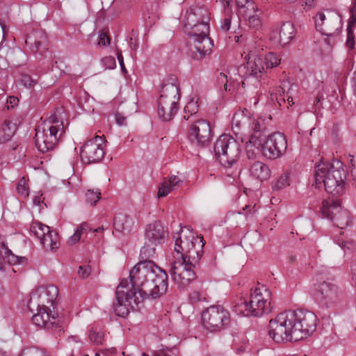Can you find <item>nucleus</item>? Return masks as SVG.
<instances>
[{
	"instance_id": "1",
	"label": "nucleus",
	"mask_w": 356,
	"mask_h": 356,
	"mask_svg": "<svg viewBox=\"0 0 356 356\" xmlns=\"http://www.w3.org/2000/svg\"><path fill=\"white\" fill-rule=\"evenodd\" d=\"M128 289L135 302L157 298L168 289V275L150 259L140 260L129 272Z\"/></svg>"
},
{
	"instance_id": "2",
	"label": "nucleus",
	"mask_w": 356,
	"mask_h": 356,
	"mask_svg": "<svg viewBox=\"0 0 356 356\" xmlns=\"http://www.w3.org/2000/svg\"><path fill=\"white\" fill-rule=\"evenodd\" d=\"M346 176L347 171L343 163L338 161L333 163L322 162L316 166V186L323 184L325 191L333 195L343 193Z\"/></svg>"
},
{
	"instance_id": "3",
	"label": "nucleus",
	"mask_w": 356,
	"mask_h": 356,
	"mask_svg": "<svg viewBox=\"0 0 356 356\" xmlns=\"http://www.w3.org/2000/svg\"><path fill=\"white\" fill-rule=\"evenodd\" d=\"M271 291L264 284H258L251 289L248 301L241 299L234 306V311L245 316L260 317L271 312Z\"/></svg>"
},
{
	"instance_id": "4",
	"label": "nucleus",
	"mask_w": 356,
	"mask_h": 356,
	"mask_svg": "<svg viewBox=\"0 0 356 356\" xmlns=\"http://www.w3.org/2000/svg\"><path fill=\"white\" fill-rule=\"evenodd\" d=\"M175 252L180 254L179 260L199 262L203 253L204 245L202 236H195L189 227L174 236Z\"/></svg>"
},
{
	"instance_id": "5",
	"label": "nucleus",
	"mask_w": 356,
	"mask_h": 356,
	"mask_svg": "<svg viewBox=\"0 0 356 356\" xmlns=\"http://www.w3.org/2000/svg\"><path fill=\"white\" fill-rule=\"evenodd\" d=\"M63 122L55 115L44 121L35 133V146L42 153L52 150L63 134Z\"/></svg>"
},
{
	"instance_id": "6",
	"label": "nucleus",
	"mask_w": 356,
	"mask_h": 356,
	"mask_svg": "<svg viewBox=\"0 0 356 356\" xmlns=\"http://www.w3.org/2000/svg\"><path fill=\"white\" fill-rule=\"evenodd\" d=\"M293 324L291 310L281 312L269 321L268 326V335L275 342L278 343L298 341L296 336L299 332Z\"/></svg>"
},
{
	"instance_id": "7",
	"label": "nucleus",
	"mask_w": 356,
	"mask_h": 356,
	"mask_svg": "<svg viewBox=\"0 0 356 356\" xmlns=\"http://www.w3.org/2000/svg\"><path fill=\"white\" fill-rule=\"evenodd\" d=\"M174 82L163 83L157 100V113L159 118L163 121H170L178 111L179 100V88Z\"/></svg>"
},
{
	"instance_id": "8",
	"label": "nucleus",
	"mask_w": 356,
	"mask_h": 356,
	"mask_svg": "<svg viewBox=\"0 0 356 356\" xmlns=\"http://www.w3.org/2000/svg\"><path fill=\"white\" fill-rule=\"evenodd\" d=\"M213 149L216 157L225 168L235 164L241 153L240 143L229 134L221 135L214 143Z\"/></svg>"
},
{
	"instance_id": "9",
	"label": "nucleus",
	"mask_w": 356,
	"mask_h": 356,
	"mask_svg": "<svg viewBox=\"0 0 356 356\" xmlns=\"http://www.w3.org/2000/svg\"><path fill=\"white\" fill-rule=\"evenodd\" d=\"M168 236V230L160 221L148 225L145 232V243L140 250V258L151 259L156 253V247L163 244Z\"/></svg>"
},
{
	"instance_id": "10",
	"label": "nucleus",
	"mask_w": 356,
	"mask_h": 356,
	"mask_svg": "<svg viewBox=\"0 0 356 356\" xmlns=\"http://www.w3.org/2000/svg\"><path fill=\"white\" fill-rule=\"evenodd\" d=\"M188 36L190 49L195 55L197 58H202L209 54L213 44L209 38V22H202L199 25H195L192 29V33L185 32Z\"/></svg>"
},
{
	"instance_id": "11",
	"label": "nucleus",
	"mask_w": 356,
	"mask_h": 356,
	"mask_svg": "<svg viewBox=\"0 0 356 356\" xmlns=\"http://www.w3.org/2000/svg\"><path fill=\"white\" fill-rule=\"evenodd\" d=\"M231 321L229 312L222 306L211 305L202 313V322L204 328L216 332L226 329Z\"/></svg>"
},
{
	"instance_id": "12",
	"label": "nucleus",
	"mask_w": 356,
	"mask_h": 356,
	"mask_svg": "<svg viewBox=\"0 0 356 356\" xmlns=\"http://www.w3.org/2000/svg\"><path fill=\"white\" fill-rule=\"evenodd\" d=\"M293 325L299 332L296 337L298 341L307 337L315 332L317 324V317L314 313L304 310H291Z\"/></svg>"
},
{
	"instance_id": "13",
	"label": "nucleus",
	"mask_w": 356,
	"mask_h": 356,
	"mask_svg": "<svg viewBox=\"0 0 356 356\" xmlns=\"http://www.w3.org/2000/svg\"><path fill=\"white\" fill-rule=\"evenodd\" d=\"M199 262L179 260L177 257L170 269L172 279L180 289H184L196 277L194 272L195 266Z\"/></svg>"
},
{
	"instance_id": "14",
	"label": "nucleus",
	"mask_w": 356,
	"mask_h": 356,
	"mask_svg": "<svg viewBox=\"0 0 356 356\" xmlns=\"http://www.w3.org/2000/svg\"><path fill=\"white\" fill-rule=\"evenodd\" d=\"M128 280H122L116 289V301L113 304L115 314L118 316L125 317L129 313V309H134L141 302H135L134 297L128 289Z\"/></svg>"
},
{
	"instance_id": "15",
	"label": "nucleus",
	"mask_w": 356,
	"mask_h": 356,
	"mask_svg": "<svg viewBox=\"0 0 356 356\" xmlns=\"http://www.w3.org/2000/svg\"><path fill=\"white\" fill-rule=\"evenodd\" d=\"M314 19L317 31L328 37L335 36L342 28L341 15L334 12H318Z\"/></svg>"
},
{
	"instance_id": "16",
	"label": "nucleus",
	"mask_w": 356,
	"mask_h": 356,
	"mask_svg": "<svg viewBox=\"0 0 356 356\" xmlns=\"http://www.w3.org/2000/svg\"><path fill=\"white\" fill-rule=\"evenodd\" d=\"M341 290L333 282H320L316 289L315 298L318 304L325 309L333 308L339 300Z\"/></svg>"
},
{
	"instance_id": "17",
	"label": "nucleus",
	"mask_w": 356,
	"mask_h": 356,
	"mask_svg": "<svg viewBox=\"0 0 356 356\" xmlns=\"http://www.w3.org/2000/svg\"><path fill=\"white\" fill-rule=\"evenodd\" d=\"M105 141L104 136H99L88 140L81 149L80 156L82 162L90 164L102 161L105 154Z\"/></svg>"
},
{
	"instance_id": "18",
	"label": "nucleus",
	"mask_w": 356,
	"mask_h": 356,
	"mask_svg": "<svg viewBox=\"0 0 356 356\" xmlns=\"http://www.w3.org/2000/svg\"><path fill=\"white\" fill-rule=\"evenodd\" d=\"M287 149V140L280 132H274L269 135L262 145L263 155L270 160L282 156Z\"/></svg>"
},
{
	"instance_id": "19",
	"label": "nucleus",
	"mask_w": 356,
	"mask_h": 356,
	"mask_svg": "<svg viewBox=\"0 0 356 356\" xmlns=\"http://www.w3.org/2000/svg\"><path fill=\"white\" fill-rule=\"evenodd\" d=\"M33 323L40 328L51 330L55 334L60 335L63 331L57 320V314L49 307H38V312L32 316Z\"/></svg>"
},
{
	"instance_id": "20",
	"label": "nucleus",
	"mask_w": 356,
	"mask_h": 356,
	"mask_svg": "<svg viewBox=\"0 0 356 356\" xmlns=\"http://www.w3.org/2000/svg\"><path fill=\"white\" fill-rule=\"evenodd\" d=\"M211 129L209 123L204 120H199L191 126L188 138L194 145L204 147L211 140Z\"/></svg>"
},
{
	"instance_id": "21",
	"label": "nucleus",
	"mask_w": 356,
	"mask_h": 356,
	"mask_svg": "<svg viewBox=\"0 0 356 356\" xmlns=\"http://www.w3.org/2000/svg\"><path fill=\"white\" fill-rule=\"evenodd\" d=\"M58 295V289L54 285L40 286L31 295L30 302L37 305L38 307H48L52 305Z\"/></svg>"
},
{
	"instance_id": "22",
	"label": "nucleus",
	"mask_w": 356,
	"mask_h": 356,
	"mask_svg": "<svg viewBox=\"0 0 356 356\" xmlns=\"http://www.w3.org/2000/svg\"><path fill=\"white\" fill-rule=\"evenodd\" d=\"M209 10L204 7L193 6L189 8L183 19L184 32L192 33V29L195 25H199L202 22H209Z\"/></svg>"
},
{
	"instance_id": "23",
	"label": "nucleus",
	"mask_w": 356,
	"mask_h": 356,
	"mask_svg": "<svg viewBox=\"0 0 356 356\" xmlns=\"http://www.w3.org/2000/svg\"><path fill=\"white\" fill-rule=\"evenodd\" d=\"M272 118L268 116H249L247 134L250 135V143H255L270 126Z\"/></svg>"
},
{
	"instance_id": "24",
	"label": "nucleus",
	"mask_w": 356,
	"mask_h": 356,
	"mask_svg": "<svg viewBox=\"0 0 356 356\" xmlns=\"http://www.w3.org/2000/svg\"><path fill=\"white\" fill-rule=\"evenodd\" d=\"M296 29L291 22H283L280 26L272 31L270 40L275 44L284 46L295 38Z\"/></svg>"
},
{
	"instance_id": "25",
	"label": "nucleus",
	"mask_w": 356,
	"mask_h": 356,
	"mask_svg": "<svg viewBox=\"0 0 356 356\" xmlns=\"http://www.w3.org/2000/svg\"><path fill=\"white\" fill-rule=\"evenodd\" d=\"M257 47H254V50L250 51L245 59L247 60L246 63L244 66V69L246 70L245 75L254 76L258 79L261 76V74L265 72V67L264 65V60L257 52Z\"/></svg>"
},
{
	"instance_id": "26",
	"label": "nucleus",
	"mask_w": 356,
	"mask_h": 356,
	"mask_svg": "<svg viewBox=\"0 0 356 356\" xmlns=\"http://www.w3.org/2000/svg\"><path fill=\"white\" fill-rule=\"evenodd\" d=\"M248 118L249 116L245 115L243 111L236 112L234 114L232 119V127L236 135L247 134Z\"/></svg>"
},
{
	"instance_id": "27",
	"label": "nucleus",
	"mask_w": 356,
	"mask_h": 356,
	"mask_svg": "<svg viewBox=\"0 0 356 356\" xmlns=\"http://www.w3.org/2000/svg\"><path fill=\"white\" fill-rule=\"evenodd\" d=\"M45 42V37L42 33H33L26 40V44L30 47L31 51L40 54L46 50Z\"/></svg>"
},
{
	"instance_id": "28",
	"label": "nucleus",
	"mask_w": 356,
	"mask_h": 356,
	"mask_svg": "<svg viewBox=\"0 0 356 356\" xmlns=\"http://www.w3.org/2000/svg\"><path fill=\"white\" fill-rule=\"evenodd\" d=\"M249 172L251 177L261 181L269 178L270 175L268 166L261 161H254L250 165Z\"/></svg>"
},
{
	"instance_id": "29",
	"label": "nucleus",
	"mask_w": 356,
	"mask_h": 356,
	"mask_svg": "<svg viewBox=\"0 0 356 356\" xmlns=\"http://www.w3.org/2000/svg\"><path fill=\"white\" fill-rule=\"evenodd\" d=\"M134 222L130 217L119 213L114 217L113 227L118 232L129 233L133 228Z\"/></svg>"
},
{
	"instance_id": "30",
	"label": "nucleus",
	"mask_w": 356,
	"mask_h": 356,
	"mask_svg": "<svg viewBox=\"0 0 356 356\" xmlns=\"http://www.w3.org/2000/svg\"><path fill=\"white\" fill-rule=\"evenodd\" d=\"M340 202L333 198L324 200L322 202V205L320 211L323 218L332 220L334 214L340 209Z\"/></svg>"
},
{
	"instance_id": "31",
	"label": "nucleus",
	"mask_w": 356,
	"mask_h": 356,
	"mask_svg": "<svg viewBox=\"0 0 356 356\" xmlns=\"http://www.w3.org/2000/svg\"><path fill=\"white\" fill-rule=\"evenodd\" d=\"M40 241L46 250H53L58 248V235L56 232L50 229L40 239Z\"/></svg>"
},
{
	"instance_id": "32",
	"label": "nucleus",
	"mask_w": 356,
	"mask_h": 356,
	"mask_svg": "<svg viewBox=\"0 0 356 356\" xmlns=\"http://www.w3.org/2000/svg\"><path fill=\"white\" fill-rule=\"evenodd\" d=\"M332 220L334 222L336 226L340 229L345 228L351 222L348 211L342 209L341 207H340V209L334 214Z\"/></svg>"
},
{
	"instance_id": "33",
	"label": "nucleus",
	"mask_w": 356,
	"mask_h": 356,
	"mask_svg": "<svg viewBox=\"0 0 356 356\" xmlns=\"http://www.w3.org/2000/svg\"><path fill=\"white\" fill-rule=\"evenodd\" d=\"M16 131L15 124L10 121H5L0 127V143L10 140Z\"/></svg>"
},
{
	"instance_id": "34",
	"label": "nucleus",
	"mask_w": 356,
	"mask_h": 356,
	"mask_svg": "<svg viewBox=\"0 0 356 356\" xmlns=\"http://www.w3.org/2000/svg\"><path fill=\"white\" fill-rule=\"evenodd\" d=\"M217 82L219 85H224L225 90L229 92H233L239 89V82L231 79L229 80L227 76L223 72H220L217 75Z\"/></svg>"
},
{
	"instance_id": "35",
	"label": "nucleus",
	"mask_w": 356,
	"mask_h": 356,
	"mask_svg": "<svg viewBox=\"0 0 356 356\" xmlns=\"http://www.w3.org/2000/svg\"><path fill=\"white\" fill-rule=\"evenodd\" d=\"M2 249L4 251V255H2L3 259L10 265H16L17 264H24L26 262V258L24 257H18L12 253V252L6 246L5 243H2Z\"/></svg>"
},
{
	"instance_id": "36",
	"label": "nucleus",
	"mask_w": 356,
	"mask_h": 356,
	"mask_svg": "<svg viewBox=\"0 0 356 356\" xmlns=\"http://www.w3.org/2000/svg\"><path fill=\"white\" fill-rule=\"evenodd\" d=\"M88 337L91 342L97 346L103 345L106 340L104 332L97 327H92Z\"/></svg>"
},
{
	"instance_id": "37",
	"label": "nucleus",
	"mask_w": 356,
	"mask_h": 356,
	"mask_svg": "<svg viewBox=\"0 0 356 356\" xmlns=\"http://www.w3.org/2000/svg\"><path fill=\"white\" fill-rule=\"evenodd\" d=\"M290 185V177L288 172L281 175L279 178L272 183V189L273 191H279Z\"/></svg>"
},
{
	"instance_id": "38",
	"label": "nucleus",
	"mask_w": 356,
	"mask_h": 356,
	"mask_svg": "<svg viewBox=\"0 0 356 356\" xmlns=\"http://www.w3.org/2000/svg\"><path fill=\"white\" fill-rule=\"evenodd\" d=\"M233 17L232 10L224 11L223 17L220 22L219 29L221 31L227 33L232 29V21Z\"/></svg>"
},
{
	"instance_id": "39",
	"label": "nucleus",
	"mask_w": 356,
	"mask_h": 356,
	"mask_svg": "<svg viewBox=\"0 0 356 356\" xmlns=\"http://www.w3.org/2000/svg\"><path fill=\"white\" fill-rule=\"evenodd\" d=\"M30 229L35 236L40 239L51 229L49 226L40 222H34L31 225Z\"/></svg>"
},
{
	"instance_id": "40",
	"label": "nucleus",
	"mask_w": 356,
	"mask_h": 356,
	"mask_svg": "<svg viewBox=\"0 0 356 356\" xmlns=\"http://www.w3.org/2000/svg\"><path fill=\"white\" fill-rule=\"evenodd\" d=\"M263 60L265 70L277 66L281 61L280 57L273 52L266 54Z\"/></svg>"
},
{
	"instance_id": "41",
	"label": "nucleus",
	"mask_w": 356,
	"mask_h": 356,
	"mask_svg": "<svg viewBox=\"0 0 356 356\" xmlns=\"http://www.w3.org/2000/svg\"><path fill=\"white\" fill-rule=\"evenodd\" d=\"M89 230V226L86 222L81 223L75 230L74 234L70 236L67 243L70 245H74L79 241L81 234Z\"/></svg>"
},
{
	"instance_id": "42",
	"label": "nucleus",
	"mask_w": 356,
	"mask_h": 356,
	"mask_svg": "<svg viewBox=\"0 0 356 356\" xmlns=\"http://www.w3.org/2000/svg\"><path fill=\"white\" fill-rule=\"evenodd\" d=\"M237 6L245 13V11L251 13L257 12L258 9L255 3L252 0H236Z\"/></svg>"
},
{
	"instance_id": "43",
	"label": "nucleus",
	"mask_w": 356,
	"mask_h": 356,
	"mask_svg": "<svg viewBox=\"0 0 356 356\" xmlns=\"http://www.w3.org/2000/svg\"><path fill=\"white\" fill-rule=\"evenodd\" d=\"M257 12L251 13L250 10L248 12L245 11L244 15L248 18V25L255 29H259L261 26V20Z\"/></svg>"
},
{
	"instance_id": "44",
	"label": "nucleus",
	"mask_w": 356,
	"mask_h": 356,
	"mask_svg": "<svg viewBox=\"0 0 356 356\" xmlns=\"http://www.w3.org/2000/svg\"><path fill=\"white\" fill-rule=\"evenodd\" d=\"M101 195L99 189H89L85 194L86 202L91 206H94L99 201Z\"/></svg>"
},
{
	"instance_id": "45",
	"label": "nucleus",
	"mask_w": 356,
	"mask_h": 356,
	"mask_svg": "<svg viewBox=\"0 0 356 356\" xmlns=\"http://www.w3.org/2000/svg\"><path fill=\"white\" fill-rule=\"evenodd\" d=\"M19 356H49L48 353L42 349H39L37 348H27L24 349Z\"/></svg>"
},
{
	"instance_id": "46",
	"label": "nucleus",
	"mask_w": 356,
	"mask_h": 356,
	"mask_svg": "<svg viewBox=\"0 0 356 356\" xmlns=\"http://www.w3.org/2000/svg\"><path fill=\"white\" fill-rule=\"evenodd\" d=\"M17 191L18 194L23 197H27L29 195V188L27 181L24 177H22L18 181L17 186Z\"/></svg>"
},
{
	"instance_id": "47",
	"label": "nucleus",
	"mask_w": 356,
	"mask_h": 356,
	"mask_svg": "<svg viewBox=\"0 0 356 356\" xmlns=\"http://www.w3.org/2000/svg\"><path fill=\"white\" fill-rule=\"evenodd\" d=\"M257 212V208L255 204H250L243 207L241 211H238V214L243 215L247 220L252 218L255 213Z\"/></svg>"
},
{
	"instance_id": "48",
	"label": "nucleus",
	"mask_w": 356,
	"mask_h": 356,
	"mask_svg": "<svg viewBox=\"0 0 356 356\" xmlns=\"http://www.w3.org/2000/svg\"><path fill=\"white\" fill-rule=\"evenodd\" d=\"M143 17L147 26H152L159 19V15L156 11L152 10H147Z\"/></svg>"
},
{
	"instance_id": "49",
	"label": "nucleus",
	"mask_w": 356,
	"mask_h": 356,
	"mask_svg": "<svg viewBox=\"0 0 356 356\" xmlns=\"http://www.w3.org/2000/svg\"><path fill=\"white\" fill-rule=\"evenodd\" d=\"M175 190L167 179H165L159 188L158 197H163L169 194L172 191Z\"/></svg>"
},
{
	"instance_id": "50",
	"label": "nucleus",
	"mask_w": 356,
	"mask_h": 356,
	"mask_svg": "<svg viewBox=\"0 0 356 356\" xmlns=\"http://www.w3.org/2000/svg\"><path fill=\"white\" fill-rule=\"evenodd\" d=\"M189 300L191 303L194 304L199 302H207V296L203 292L198 291H194L191 293L189 296Z\"/></svg>"
},
{
	"instance_id": "51",
	"label": "nucleus",
	"mask_w": 356,
	"mask_h": 356,
	"mask_svg": "<svg viewBox=\"0 0 356 356\" xmlns=\"http://www.w3.org/2000/svg\"><path fill=\"white\" fill-rule=\"evenodd\" d=\"M20 81L22 84L26 88H33L37 83L38 81L33 79L28 74H22Z\"/></svg>"
},
{
	"instance_id": "52",
	"label": "nucleus",
	"mask_w": 356,
	"mask_h": 356,
	"mask_svg": "<svg viewBox=\"0 0 356 356\" xmlns=\"http://www.w3.org/2000/svg\"><path fill=\"white\" fill-rule=\"evenodd\" d=\"M198 111L197 102L195 99L189 101L184 107L185 113H189L190 115L196 114Z\"/></svg>"
},
{
	"instance_id": "53",
	"label": "nucleus",
	"mask_w": 356,
	"mask_h": 356,
	"mask_svg": "<svg viewBox=\"0 0 356 356\" xmlns=\"http://www.w3.org/2000/svg\"><path fill=\"white\" fill-rule=\"evenodd\" d=\"M281 89L283 94H289L293 97L297 92L298 86L296 84H290L289 82H284Z\"/></svg>"
},
{
	"instance_id": "54",
	"label": "nucleus",
	"mask_w": 356,
	"mask_h": 356,
	"mask_svg": "<svg viewBox=\"0 0 356 356\" xmlns=\"http://www.w3.org/2000/svg\"><path fill=\"white\" fill-rule=\"evenodd\" d=\"M91 273V268L88 265H82L79 266L78 274L80 277L87 278Z\"/></svg>"
},
{
	"instance_id": "55",
	"label": "nucleus",
	"mask_w": 356,
	"mask_h": 356,
	"mask_svg": "<svg viewBox=\"0 0 356 356\" xmlns=\"http://www.w3.org/2000/svg\"><path fill=\"white\" fill-rule=\"evenodd\" d=\"M105 67L108 69H114L116 67L115 60L112 56H106L102 59Z\"/></svg>"
},
{
	"instance_id": "56",
	"label": "nucleus",
	"mask_w": 356,
	"mask_h": 356,
	"mask_svg": "<svg viewBox=\"0 0 356 356\" xmlns=\"http://www.w3.org/2000/svg\"><path fill=\"white\" fill-rule=\"evenodd\" d=\"M347 40H346V45L348 48L353 49L354 47V34L352 28L347 29Z\"/></svg>"
},
{
	"instance_id": "57",
	"label": "nucleus",
	"mask_w": 356,
	"mask_h": 356,
	"mask_svg": "<svg viewBox=\"0 0 356 356\" xmlns=\"http://www.w3.org/2000/svg\"><path fill=\"white\" fill-rule=\"evenodd\" d=\"M110 38L108 36V35L106 33H102L99 35V40H98V44L99 46H104L106 47L110 44Z\"/></svg>"
},
{
	"instance_id": "58",
	"label": "nucleus",
	"mask_w": 356,
	"mask_h": 356,
	"mask_svg": "<svg viewBox=\"0 0 356 356\" xmlns=\"http://www.w3.org/2000/svg\"><path fill=\"white\" fill-rule=\"evenodd\" d=\"M170 184L171 186L175 189L179 183L181 182V179L176 175H172L168 179H167Z\"/></svg>"
},
{
	"instance_id": "59",
	"label": "nucleus",
	"mask_w": 356,
	"mask_h": 356,
	"mask_svg": "<svg viewBox=\"0 0 356 356\" xmlns=\"http://www.w3.org/2000/svg\"><path fill=\"white\" fill-rule=\"evenodd\" d=\"M19 102V99L17 97H15L14 96H10L7 99V104L8 108H14L15 107Z\"/></svg>"
},
{
	"instance_id": "60",
	"label": "nucleus",
	"mask_w": 356,
	"mask_h": 356,
	"mask_svg": "<svg viewBox=\"0 0 356 356\" xmlns=\"http://www.w3.org/2000/svg\"><path fill=\"white\" fill-rule=\"evenodd\" d=\"M351 274L353 284L356 287V259L351 266Z\"/></svg>"
},
{
	"instance_id": "61",
	"label": "nucleus",
	"mask_w": 356,
	"mask_h": 356,
	"mask_svg": "<svg viewBox=\"0 0 356 356\" xmlns=\"http://www.w3.org/2000/svg\"><path fill=\"white\" fill-rule=\"evenodd\" d=\"M117 58L119 61L121 70L122 72H126L124 60H123V56L121 51H118L117 53Z\"/></svg>"
},
{
	"instance_id": "62",
	"label": "nucleus",
	"mask_w": 356,
	"mask_h": 356,
	"mask_svg": "<svg viewBox=\"0 0 356 356\" xmlns=\"http://www.w3.org/2000/svg\"><path fill=\"white\" fill-rule=\"evenodd\" d=\"M116 123L120 126L126 124V118L122 116L120 113H116L115 115Z\"/></svg>"
},
{
	"instance_id": "63",
	"label": "nucleus",
	"mask_w": 356,
	"mask_h": 356,
	"mask_svg": "<svg viewBox=\"0 0 356 356\" xmlns=\"http://www.w3.org/2000/svg\"><path fill=\"white\" fill-rule=\"evenodd\" d=\"M352 15L348 21V29L352 28L353 26L356 23V13L355 10H352Z\"/></svg>"
},
{
	"instance_id": "64",
	"label": "nucleus",
	"mask_w": 356,
	"mask_h": 356,
	"mask_svg": "<svg viewBox=\"0 0 356 356\" xmlns=\"http://www.w3.org/2000/svg\"><path fill=\"white\" fill-rule=\"evenodd\" d=\"M219 1L224 8V11L227 10L228 9H229V10H232V6L230 4L231 0H219Z\"/></svg>"
}]
</instances>
